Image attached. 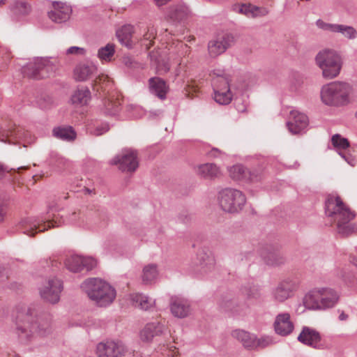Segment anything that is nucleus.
Masks as SVG:
<instances>
[{"label":"nucleus","instance_id":"obj_10","mask_svg":"<svg viewBox=\"0 0 357 357\" xmlns=\"http://www.w3.org/2000/svg\"><path fill=\"white\" fill-rule=\"evenodd\" d=\"M53 70V66L47 59L37 58L22 68L25 76L34 79L44 78Z\"/></svg>","mask_w":357,"mask_h":357},{"label":"nucleus","instance_id":"obj_16","mask_svg":"<svg viewBox=\"0 0 357 357\" xmlns=\"http://www.w3.org/2000/svg\"><path fill=\"white\" fill-rule=\"evenodd\" d=\"M309 120L307 116L297 110H292L287 126L289 132L294 135L303 132L307 127Z\"/></svg>","mask_w":357,"mask_h":357},{"label":"nucleus","instance_id":"obj_50","mask_svg":"<svg viewBox=\"0 0 357 357\" xmlns=\"http://www.w3.org/2000/svg\"><path fill=\"white\" fill-rule=\"evenodd\" d=\"M251 17H264L268 14L269 11L266 8L258 7L253 5Z\"/></svg>","mask_w":357,"mask_h":357},{"label":"nucleus","instance_id":"obj_56","mask_svg":"<svg viewBox=\"0 0 357 357\" xmlns=\"http://www.w3.org/2000/svg\"><path fill=\"white\" fill-rule=\"evenodd\" d=\"M156 69H157L158 73L164 74L169 71V65L167 62H165V61H162V63L158 62Z\"/></svg>","mask_w":357,"mask_h":357},{"label":"nucleus","instance_id":"obj_1","mask_svg":"<svg viewBox=\"0 0 357 357\" xmlns=\"http://www.w3.org/2000/svg\"><path fill=\"white\" fill-rule=\"evenodd\" d=\"M13 321L14 331L23 343L31 341L35 335L47 336L53 330L50 314L44 312L38 314L24 305L16 306L13 314Z\"/></svg>","mask_w":357,"mask_h":357},{"label":"nucleus","instance_id":"obj_25","mask_svg":"<svg viewBox=\"0 0 357 357\" xmlns=\"http://www.w3.org/2000/svg\"><path fill=\"white\" fill-rule=\"evenodd\" d=\"M29 133L21 127L4 130L0 135V141L9 144H17L18 139L26 138Z\"/></svg>","mask_w":357,"mask_h":357},{"label":"nucleus","instance_id":"obj_28","mask_svg":"<svg viewBox=\"0 0 357 357\" xmlns=\"http://www.w3.org/2000/svg\"><path fill=\"white\" fill-rule=\"evenodd\" d=\"M149 84L151 93L161 100L165 99L168 87L163 79L160 77H152L149 79Z\"/></svg>","mask_w":357,"mask_h":357},{"label":"nucleus","instance_id":"obj_20","mask_svg":"<svg viewBox=\"0 0 357 357\" xmlns=\"http://www.w3.org/2000/svg\"><path fill=\"white\" fill-rule=\"evenodd\" d=\"M169 306L172 314L178 318L186 317L190 314L191 312V307L189 301L181 297H172Z\"/></svg>","mask_w":357,"mask_h":357},{"label":"nucleus","instance_id":"obj_26","mask_svg":"<svg viewBox=\"0 0 357 357\" xmlns=\"http://www.w3.org/2000/svg\"><path fill=\"white\" fill-rule=\"evenodd\" d=\"M96 71L97 68L93 63H79L74 69V77L77 81H86L93 75Z\"/></svg>","mask_w":357,"mask_h":357},{"label":"nucleus","instance_id":"obj_35","mask_svg":"<svg viewBox=\"0 0 357 357\" xmlns=\"http://www.w3.org/2000/svg\"><path fill=\"white\" fill-rule=\"evenodd\" d=\"M120 102L115 98H107L103 101V112L106 115H116L120 110Z\"/></svg>","mask_w":357,"mask_h":357},{"label":"nucleus","instance_id":"obj_58","mask_svg":"<svg viewBox=\"0 0 357 357\" xmlns=\"http://www.w3.org/2000/svg\"><path fill=\"white\" fill-rule=\"evenodd\" d=\"M340 155L351 165H354V159L351 158V157L347 153V152L344 150L340 152Z\"/></svg>","mask_w":357,"mask_h":357},{"label":"nucleus","instance_id":"obj_22","mask_svg":"<svg viewBox=\"0 0 357 357\" xmlns=\"http://www.w3.org/2000/svg\"><path fill=\"white\" fill-rule=\"evenodd\" d=\"M214 100L220 105H228L232 100L229 84L226 78L223 79L222 84L213 86Z\"/></svg>","mask_w":357,"mask_h":357},{"label":"nucleus","instance_id":"obj_43","mask_svg":"<svg viewBox=\"0 0 357 357\" xmlns=\"http://www.w3.org/2000/svg\"><path fill=\"white\" fill-rule=\"evenodd\" d=\"M212 76H213V86L222 84V80L225 78H226L227 80L228 81V83H229V76L222 70H220V69L214 70L213 71Z\"/></svg>","mask_w":357,"mask_h":357},{"label":"nucleus","instance_id":"obj_11","mask_svg":"<svg viewBox=\"0 0 357 357\" xmlns=\"http://www.w3.org/2000/svg\"><path fill=\"white\" fill-rule=\"evenodd\" d=\"M299 280L296 278H287L281 281L273 291L275 301L284 302L291 298L299 287Z\"/></svg>","mask_w":357,"mask_h":357},{"label":"nucleus","instance_id":"obj_55","mask_svg":"<svg viewBox=\"0 0 357 357\" xmlns=\"http://www.w3.org/2000/svg\"><path fill=\"white\" fill-rule=\"evenodd\" d=\"M85 52L86 50L84 48L76 46L70 47L66 51L67 54L84 55Z\"/></svg>","mask_w":357,"mask_h":357},{"label":"nucleus","instance_id":"obj_3","mask_svg":"<svg viewBox=\"0 0 357 357\" xmlns=\"http://www.w3.org/2000/svg\"><path fill=\"white\" fill-rule=\"evenodd\" d=\"M89 298L100 307L110 305L116 297L115 289L105 281L99 278H89L82 284Z\"/></svg>","mask_w":357,"mask_h":357},{"label":"nucleus","instance_id":"obj_31","mask_svg":"<svg viewBox=\"0 0 357 357\" xmlns=\"http://www.w3.org/2000/svg\"><path fill=\"white\" fill-rule=\"evenodd\" d=\"M52 132L55 137L63 141L71 142L76 138V132L71 126L54 128Z\"/></svg>","mask_w":357,"mask_h":357},{"label":"nucleus","instance_id":"obj_34","mask_svg":"<svg viewBox=\"0 0 357 357\" xmlns=\"http://www.w3.org/2000/svg\"><path fill=\"white\" fill-rule=\"evenodd\" d=\"M131 299L136 306H138L141 309L145 310H149L155 303L154 300L149 298L147 296L144 295L142 294H132L131 296Z\"/></svg>","mask_w":357,"mask_h":357},{"label":"nucleus","instance_id":"obj_30","mask_svg":"<svg viewBox=\"0 0 357 357\" xmlns=\"http://www.w3.org/2000/svg\"><path fill=\"white\" fill-rule=\"evenodd\" d=\"M133 33L134 26L130 24H126L116 31V36L123 45L131 48L132 45V37Z\"/></svg>","mask_w":357,"mask_h":357},{"label":"nucleus","instance_id":"obj_60","mask_svg":"<svg viewBox=\"0 0 357 357\" xmlns=\"http://www.w3.org/2000/svg\"><path fill=\"white\" fill-rule=\"evenodd\" d=\"M153 33H147L144 36V40L149 41L148 44H144L146 46L147 49H149L150 47L152 45L151 38L153 36Z\"/></svg>","mask_w":357,"mask_h":357},{"label":"nucleus","instance_id":"obj_5","mask_svg":"<svg viewBox=\"0 0 357 357\" xmlns=\"http://www.w3.org/2000/svg\"><path fill=\"white\" fill-rule=\"evenodd\" d=\"M351 85L344 82H333L325 84L321 90L322 102L330 106H342L349 102Z\"/></svg>","mask_w":357,"mask_h":357},{"label":"nucleus","instance_id":"obj_23","mask_svg":"<svg viewBox=\"0 0 357 357\" xmlns=\"http://www.w3.org/2000/svg\"><path fill=\"white\" fill-rule=\"evenodd\" d=\"M165 326L158 321L148 323L140 332V338L143 342H151L154 337L160 336Z\"/></svg>","mask_w":357,"mask_h":357},{"label":"nucleus","instance_id":"obj_52","mask_svg":"<svg viewBox=\"0 0 357 357\" xmlns=\"http://www.w3.org/2000/svg\"><path fill=\"white\" fill-rule=\"evenodd\" d=\"M109 125L106 123H104L97 126L92 131V133L96 136H100L107 132L109 130Z\"/></svg>","mask_w":357,"mask_h":357},{"label":"nucleus","instance_id":"obj_45","mask_svg":"<svg viewBox=\"0 0 357 357\" xmlns=\"http://www.w3.org/2000/svg\"><path fill=\"white\" fill-rule=\"evenodd\" d=\"M332 144L339 149H345L349 146V142L347 139L342 137L340 135L335 134L332 137Z\"/></svg>","mask_w":357,"mask_h":357},{"label":"nucleus","instance_id":"obj_4","mask_svg":"<svg viewBox=\"0 0 357 357\" xmlns=\"http://www.w3.org/2000/svg\"><path fill=\"white\" fill-rule=\"evenodd\" d=\"M340 298L338 293L330 287H317L306 294L303 299L309 310H325L335 306Z\"/></svg>","mask_w":357,"mask_h":357},{"label":"nucleus","instance_id":"obj_13","mask_svg":"<svg viewBox=\"0 0 357 357\" xmlns=\"http://www.w3.org/2000/svg\"><path fill=\"white\" fill-rule=\"evenodd\" d=\"M63 289L62 282L57 278L48 280L40 288V294L43 299L50 303L59 302Z\"/></svg>","mask_w":357,"mask_h":357},{"label":"nucleus","instance_id":"obj_12","mask_svg":"<svg viewBox=\"0 0 357 357\" xmlns=\"http://www.w3.org/2000/svg\"><path fill=\"white\" fill-rule=\"evenodd\" d=\"M112 165H119L122 172H135L139 165L137 152L134 151H124L111 160Z\"/></svg>","mask_w":357,"mask_h":357},{"label":"nucleus","instance_id":"obj_42","mask_svg":"<svg viewBox=\"0 0 357 357\" xmlns=\"http://www.w3.org/2000/svg\"><path fill=\"white\" fill-rule=\"evenodd\" d=\"M107 214L103 210H96L89 211L86 215V222L97 223L100 221L105 220Z\"/></svg>","mask_w":357,"mask_h":357},{"label":"nucleus","instance_id":"obj_38","mask_svg":"<svg viewBox=\"0 0 357 357\" xmlns=\"http://www.w3.org/2000/svg\"><path fill=\"white\" fill-rule=\"evenodd\" d=\"M229 175L232 179L244 181L246 177L247 169L241 165H236L230 167L229 169Z\"/></svg>","mask_w":357,"mask_h":357},{"label":"nucleus","instance_id":"obj_57","mask_svg":"<svg viewBox=\"0 0 357 357\" xmlns=\"http://www.w3.org/2000/svg\"><path fill=\"white\" fill-rule=\"evenodd\" d=\"M122 62L126 67L129 68H133L137 66V63L130 56H124L122 58Z\"/></svg>","mask_w":357,"mask_h":357},{"label":"nucleus","instance_id":"obj_8","mask_svg":"<svg viewBox=\"0 0 357 357\" xmlns=\"http://www.w3.org/2000/svg\"><path fill=\"white\" fill-rule=\"evenodd\" d=\"M231 336L250 350L263 349L273 344L272 338L268 336L257 338L255 334L241 329L233 331Z\"/></svg>","mask_w":357,"mask_h":357},{"label":"nucleus","instance_id":"obj_32","mask_svg":"<svg viewBox=\"0 0 357 357\" xmlns=\"http://www.w3.org/2000/svg\"><path fill=\"white\" fill-rule=\"evenodd\" d=\"M91 99V92L87 88H82L75 91L71 100L73 104L84 105Z\"/></svg>","mask_w":357,"mask_h":357},{"label":"nucleus","instance_id":"obj_61","mask_svg":"<svg viewBox=\"0 0 357 357\" xmlns=\"http://www.w3.org/2000/svg\"><path fill=\"white\" fill-rule=\"evenodd\" d=\"M221 151L219 150L218 149H212L211 151H210L209 153V155L211 156H213V157H218L219 156L220 154H221Z\"/></svg>","mask_w":357,"mask_h":357},{"label":"nucleus","instance_id":"obj_62","mask_svg":"<svg viewBox=\"0 0 357 357\" xmlns=\"http://www.w3.org/2000/svg\"><path fill=\"white\" fill-rule=\"evenodd\" d=\"M235 104H236V109H237V110H238V112H245V111H246V107H245V105H238V104H237V102H235Z\"/></svg>","mask_w":357,"mask_h":357},{"label":"nucleus","instance_id":"obj_2","mask_svg":"<svg viewBox=\"0 0 357 357\" xmlns=\"http://www.w3.org/2000/svg\"><path fill=\"white\" fill-rule=\"evenodd\" d=\"M325 212L337 223L340 234L347 236L354 231V227L350 222L354 219V214L339 196H328L325 202Z\"/></svg>","mask_w":357,"mask_h":357},{"label":"nucleus","instance_id":"obj_53","mask_svg":"<svg viewBox=\"0 0 357 357\" xmlns=\"http://www.w3.org/2000/svg\"><path fill=\"white\" fill-rule=\"evenodd\" d=\"M253 5L243 4L239 8V13L244 14L248 17H251Z\"/></svg>","mask_w":357,"mask_h":357},{"label":"nucleus","instance_id":"obj_39","mask_svg":"<svg viewBox=\"0 0 357 357\" xmlns=\"http://www.w3.org/2000/svg\"><path fill=\"white\" fill-rule=\"evenodd\" d=\"M334 33H340L349 40L357 38V31L351 26L337 24Z\"/></svg>","mask_w":357,"mask_h":357},{"label":"nucleus","instance_id":"obj_19","mask_svg":"<svg viewBox=\"0 0 357 357\" xmlns=\"http://www.w3.org/2000/svg\"><path fill=\"white\" fill-rule=\"evenodd\" d=\"M234 42V37L230 34H225L216 39L211 40L208 44V50L211 57H216L224 53Z\"/></svg>","mask_w":357,"mask_h":357},{"label":"nucleus","instance_id":"obj_29","mask_svg":"<svg viewBox=\"0 0 357 357\" xmlns=\"http://www.w3.org/2000/svg\"><path fill=\"white\" fill-rule=\"evenodd\" d=\"M190 14L188 8L183 5H175L169 8L167 16L174 22H180L186 20Z\"/></svg>","mask_w":357,"mask_h":357},{"label":"nucleus","instance_id":"obj_18","mask_svg":"<svg viewBox=\"0 0 357 357\" xmlns=\"http://www.w3.org/2000/svg\"><path fill=\"white\" fill-rule=\"evenodd\" d=\"M273 328L278 335L286 337L290 335L294 329V324L291 320V316L288 312L278 314L273 322Z\"/></svg>","mask_w":357,"mask_h":357},{"label":"nucleus","instance_id":"obj_14","mask_svg":"<svg viewBox=\"0 0 357 357\" xmlns=\"http://www.w3.org/2000/svg\"><path fill=\"white\" fill-rule=\"evenodd\" d=\"M126 348L121 341H107L100 342L96 347L98 357H122Z\"/></svg>","mask_w":357,"mask_h":357},{"label":"nucleus","instance_id":"obj_24","mask_svg":"<svg viewBox=\"0 0 357 357\" xmlns=\"http://www.w3.org/2000/svg\"><path fill=\"white\" fill-rule=\"evenodd\" d=\"M196 174L204 178L213 180L221 176L220 168L214 163H205L198 165L195 168Z\"/></svg>","mask_w":357,"mask_h":357},{"label":"nucleus","instance_id":"obj_59","mask_svg":"<svg viewBox=\"0 0 357 357\" xmlns=\"http://www.w3.org/2000/svg\"><path fill=\"white\" fill-rule=\"evenodd\" d=\"M11 170H15V169H9L8 166L3 163L0 162V180L2 179L6 172H9Z\"/></svg>","mask_w":357,"mask_h":357},{"label":"nucleus","instance_id":"obj_7","mask_svg":"<svg viewBox=\"0 0 357 357\" xmlns=\"http://www.w3.org/2000/svg\"><path fill=\"white\" fill-rule=\"evenodd\" d=\"M218 199L221 208L229 213H238L246 203V197L241 190L230 188L220 191Z\"/></svg>","mask_w":357,"mask_h":357},{"label":"nucleus","instance_id":"obj_64","mask_svg":"<svg viewBox=\"0 0 357 357\" xmlns=\"http://www.w3.org/2000/svg\"><path fill=\"white\" fill-rule=\"evenodd\" d=\"M350 262L355 266L357 268V257H350Z\"/></svg>","mask_w":357,"mask_h":357},{"label":"nucleus","instance_id":"obj_51","mask_svg":"<svg viewBox=\"0 0 357 357\" xmlns=\"http://www.w3.org/2000/svg\"><path fill=\"white\" fill-rule=\"evenodd\" d=\"M68 222L72 224H77L84 222V220L81 218L79 212L73 211L68 215L67 217Z\"/></svg>","mask_w":357,"mask_h":357},{"label":"nucleus","instance_id":"obj_46","mask_svg":"<svg viewBox=\"0 0 357 357\" xmlns=\"http://www.w3.org/2000/svg\"><path fill=\"white\" fill-rule=\"evenodd\" d=\"M95 84L96 85H100L102 89L106 90L112 86V81L107 75H101L96 78Z\"/></svg>","mask_w":357,"mask_h":357},{"label":"nucleus","instance_id":"obj_15","mask_svg":"<svg viewBox=\"0 0 357 357\" xmlns=\"http://www.w3.org/2000/svg\"><path fill=\"white\" fill-rule=\"evenodd\" d=\"M298 340L303 344L310 346L317 349H324L325 347L321 343L320 333L314 328L308 326H303Z\"/></svg>","mask_w":357,"mask_h":357},{"label":"nucleus","instance_id":"obj_41","mask_svg":"<svg viewBox=\"0 0 357 357\" xmlns=\"http://www.w3.org/2000/svg\"><path fill=\"white\" fill-rule=\"evenodd\" d=\"M266 263L271 266H279L283 264L286 261L285 257L280 252L271 253L266 258Z\"/></svg>","mask_w":357,"mask_h":357},{"label":"nucleus","instance_id":"obj_6","mask_svg":"<svg viewBox=\"0 0 357 357\" xmlns=\"http://www.w3.org/2000/svg\"><path fill=\"white\" fill-rule=\"evenodd\" d=\"M317 66L321 70L325 79H332L337 77L341 71L343 61L341 55L332 49L319 51L315 57Z\"/></svg>","mask_w":357,"mask_h":357},{"label":"nucleus","instance_id":"obj_47","mask_svg":"<svg viewBox=\"0 0 357 357\" xmlns=\"http://www.w3.org/2000/svg\"><path fill=\"white\" fill-rule=\"evenodd\" d=\"M82 270L90 271L97 265V261L91 257H82Z\"/></svg>","mask_w":357,"mask_h":357},{"label":"nucleus","instance_id":"obj_40","mask_svg":"<svg viewBox=\"0 0 357 357\" xmlns=\"http://www.w3.org/2000/svg\"><path fill=\"white\" fill-rule=\"evenodd\" d=\"M115 53V45L108 43L105 47L99 49L98 52V58L105 61H109Z\"/></svg>","mask_w":357,"mask_h":357},{"label":"nucleus","instance_id":"obj_9","mask_svg":"<svg viewBox=\"0 0 357 357\" xmlns=\"http://www.w3.org/2000/svg\"><path fill=\"white\" fill-rule=\"evenodd\" d=\"M64 222L62 218H59L57 215H54L52 220H41L39 218H29L23 220L21 222V225L24 229V234L33 236L35 233L44 231L47 230L48 228L57 227L61 225Z\"/></svg>","mask_w":357,"mask_h":357},{"label":"nucleus","instance_id":"obj_27","mask_svg":"<svg viewBox=\"0 0 357 357\" xmlns=\"http://www.w3.org/2000/svg\"><path fill=\"white\" fill-rule=\"evenodd\" d=\"M219 305L224 311L236 316L245 315L248 309L247 305L239 303L234 300H222Z\"/></svg>","mask_w":357,"mask_h":357},{"label":"nucleus","instance_id":"obj_63","mask_svg":"<svg viewBox=\"0 0 357 357\" xmlns=\"http://www.w3.org/2000/svg\"><path fill=\"white\" fill-rule=\"evenodd\" d=\"M5 210L2 204H0V222L3 220V217L5 215Z\"/></svg>","mask_w":357,"mask_h":357},{"label":"nucleus","instance_id":"obj_36","mask_svg":"<svg viewBox=\"0 0 357 357\" xmlns=\"http://www.w3.org/2000/svg\"><path fill=\"white\" fill-rule=\"evenodd\" d=\"M82 256L72 255L66 259L65 265L71 272L79 273L82 271Z\"/></svg>","mask_w":357,"mask_h":357},{"label":"nucleus","instance_id":"obj_17","mask_svg":"<svg viewBox=\"0 0 357 357\" xmlns=\"http://www.w3.org/2000/svg\"><path fill=\"white\" fill-rule=\"evenodd\" d=\"M72 8L66 3L52 2V9L48 12L49 18L55 23H63L69 20Z\"/></svg>","mask_w":357,"mask_h":357},{"label":"nucleus","instance_id":"obj_49","mask_svg":"<svg viewBox=\"0 0 357 357\" xmlns=\"http://www.w3.org/2000/svg\"><path fill=\"white\" fill-rule=\"evenodd\" d=\"M316 25L318 28L324 30L328 31L334 33L337 24H331L324 22L322 20H318L316 22Z\"/></svg>","mask_w":357,"mask_h":357},{"label":"nucleus","instance_id":"obj_21","mask_svg":"<svg viewBox=\"0 0 357 357\" xmlns=\"http://www.w3.org/2000/svg\"><path fill=\"white\" fill-rule=\"evenodd\" d=\"M199 271L202 273H206L213 270L215 265L214 255L208 249L203 248L197 254Z\"/></svg>","mask_w":357,"mask_h":357},{"label":"nucleus","instance_id":"obj_48","mask_svg":"<svg viewBox=\"0 0 357 357\" xmlns=\"http://www.w3.org/2000/svg\"><path fill=\"white\" fill-rule=\"evenodd\" d=\"M244 294L249 299H259L261 297V294L258 288L255 287L245 289Z\"/></svg>","mask_w":357,"mask_h":357},{"label":"nucleus","instance_id":"obj_44","mask_svg":"<svg viewBox=\"0 0 357 357\" xmlns=\"http://www.w3.org/2000/svg\"><path fill=\"white\" fill-rule=\"evenodd\" d=\"M245 182H257L262 178V171L259 169H247Z\"/></svg>","mask_w":357,"mask_h":357},{"label":"nucleus","instance_id":"obj_37","mask_svg":"<svg viewBox=\"0 0 357 357\" xmlns=\"http://www.w3.org/2000/svg\"><path fill=\"white\" fill-rule=\"evenodd\" d=\"M10 10L16 15H26L31 10L30 6L24 1H15L10 6Z\"/></svg>","mask_w":357,"mask_h":357},{"label":"nucleus","instance_id":"obj_33","mask_svg":"<svg viewBox=\"0 0 357 357\" xmlns=\"http://www.w3.org/2000/svg\"><path fill=\"white\" fill-rule=\"evenodd\" d=\"M158 271L155 264H151L145 266L143 268L142 281L145 284L153 282L158 278Z\"/></svg>","mask_w":357,"mask_h":357},{"label":"nucleus","instance_id":"obj_54","mask_svg":"<svg viewBox=\"0 0 357 357\" xmlns=\"http://www.w3.org/2000/svg\"><path fill=\"white\" fill-rule=\"evenodd\" d=\"M38 103L42 109H47L52 105V100L50 97H45L38 100Z\"/></svg>","mask_w":357,"mask_h":357}]
</instances>
